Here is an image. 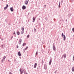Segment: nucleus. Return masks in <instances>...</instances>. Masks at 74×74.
Listing matches in <instances>:
<instances>
[{
	"label": "nucleus",
	"instance_id": "1",
	"mask_svg": "<svg viewBox=\"0 0 74 74\" xmlns=\"http://www.w3.org/2000/svg\"><path fill=\"white\" fill-rule=\"evenodd\" d=\"M53 49L54 51L55 52L56 51V47H55V44H53Z\"/></svg>",
	"mask_w": 74,
	"mask_h": 74
},
{
	"label": "nucleus",
	"instance_id": "2",
	"mask_svg": "<svg viewBox=\"0 0 74 74\" xmlns=\"http://www.w3.org/2000/svg\"><path fill=\"white\" fill-rule=\"evenodd\" d=\"M29 0H25V4L26 5H27L28 4V3L29 2Z\"/></svg>",
	"mask_w": 74,
	"mask_h": 74
},
{
	"label": "nucleus",
	"instance_id": "3",
	"mask_svg": "<svg viewBox=\"0 0 74 74\" xmlns=\"http://www.w3.org/2000/svg\"><path fill=\"white\" fill-rule=\"evenodd\" d=\"M66 54L64 53L62 55V58H66Z\"/></svg>",
	"mask_w": 74,
	"mask_h": 74
},
{
	"label": "nucleus",
	"instance_id": "4",
	"mask_svg": "<svg viewBox=\"0 0 74 74\" xmlns=\"http://www.w3.org/2000/svg\"><path fill=\"white\" fill-rule=\"evenodd\" d=\"M21 42H22V39L20 38L19 40L18 43L19 44H21Z\"/></svg>",
	"mask_w": 74,
	"mask_h": 74
},
{
	"label": "nucleus",
	"instance_id": "5",
	"mask_svg": "<svg viewBox=\"0 0 74 74\" xmlns=\"http://www.w3.org/2000/svg\"><path fill=\"white\" fill-rule=\"evenodd\" d=\"M52 59H50V62H49V65H51V63H52Z\"/></svg>",
	"mask_w": 74,
	"mask_h": 74
},
{
	"label": "nucleus",
	"instance_id": "6",
	"mask_svg": "<svg viewBox=\"0 0 74 74\" xmlns=\"http://www.w3.org/2000/svg\"><path fill=\"white\" fill-rule=\"evenodd\" d=\"M36 17L35 18L34 17H33V22H34V21H35V20L36 19Z\"/></svg>",
	"mask_w": 74,
	"mask_h": 74
},
{
	"label": "nucleus",
	"instance_id": "7",
	"mask_svg": "<svg viewBox=\"0 0 74 74\" xmlns=\"http://www.w3.org/2000/svg\"><path fill=\"white\" fill-rule=\"evenodd\" d=\"M21 70H22V69H20V71L21 72L20 74H22L23 73V71H21Z\"/></svg>",
	"mask_w": 74,
	"mask_h": 74
},
{
	"label": "nucleus",
	"instance_id": "8",
	"mask_svg": "<svg viewBox=\"0 0 74 74\" xmlns=\"http://www.w3.org/2000/svg\"><path fill=\"white\" fill-rule=\"evenodd\" d=\"M22 9L23 10H25L26 8V6L23 5L22 7Z\"/></svg>",
	"mask_w": 74,
	"mask_h": 74
},
{
	"label": "nucleus",
	"instance_id": "9",
	"mask_svg": "<svg viewBox=\"0 0 74 74\" xmlns=\"http://www.w3.org/2000/svg\"><path fill=\"white\" fill-rule=\"evenodd\" d=\"M10 10L12 12H13L14 10H13V7H12L10 8Z\"/></svg>",
	"mask_w": 74,
	"mask_h": 74
},
{
	"label": "nucleus",
	"instance_id": "10",
	"mask_svg": "<svg viewBox=\"0 0 74 74\" xmlns=\"http://www.w3.org/2000/svg\"><path fill=\"white\" fill-rule=\"evenodd\" d=\"M18 55L19 56H21V52L20 51L18 52Z\"/></svg>",
	"mask_w": 74,
	"mask_h": 74
},
{
	"label": "nucleus",
	"instance_id": "11",
	"mask_svg": "<svg viewBox=\"0 0 74 74\" xmlns=\"http://www.w3.org/2000/svg\"><path fill=\"white\" fill-rule=\"evenodd\" d=\"M5 58H6V57H5V56H4L3 57L2 60H4V61L5 60Z\"/></svg>",
	"mask_w": 74,
	"mask_h": 74
},
{
	"label": "nucleus",
	"instance_id": "12",
	"mask_svg": "<svg viewBox=\"0 0 74 74\" xmlns=\"http://www.w3.org/2000/svg\"><path fill=\"white\" fill-rule=\"evenodd\" d=\"M72 71L73 72H74V66H73L72 67Z\"/></svg>",
	"mask_w": 74,
	"mask_h": 74
},
{
	"label": "nucleus",
	"instance_id": "13",
	"mask_svg": "<svg viewBox=\"0 0 74 74\" xmlns=\"http://www.w3.org/2000/svg\"><path fill=\"white\" fill-rule=\"evenodd\" d=\"M64 36V40L65 41V40H66V36L64 35H63Z\"/></svg>",
	"mask_w": 74,
	"mask_h": 74
},
{
	"label": "nucleus",
	"instance_id": "14",
	"mask_svg": "<svg viewBox=\"0 0 74 74\" xmlns=\"http://www.w3.org/2000/svg\"><path fill=\"white\" fill-rule=\"evenodd\" d=\"M60 1L59 2V5H58V7L59 8H60Z\"/></svg>",
	"mask_w": 74,
	"mask_h": 74
},
{
	"label": "nucleus",
	"instance_id": "15",
	"mask_svg": "<svg viewBox=\"0 0 74 74\" xmlns=\"http://www.w3.org/2000/svg\"><path fill=\"white\" fill-rule=\"evenodd\" d=\"M16 33L17 35H19V34H20V32H19L18 31Z\"/></svg>",
	"mask_w": 74,
	"mask_h": 74
},
{
	"label": "nucleus",
	"instance_id": "16",
	"mask_svg": "<svg viewBox=\"0 0 74 74\" xmlns=\"http://www.w3.org/2000/svg\"><path fill=\"white\" fill-rule=\"evenodd\" d=\"M21 31H24V27H21Z\"/></svg>",
	"mask_w": 74,
	"mask_h": 74
},
{
	"label": "nucleus",
	"instance_id": "17",
	"mask_svg": "<svg viewBox=\"0 0 74 74\" xmlns=\"http://www.w3.org/2000/svg\"><path fill=\"white\" fill-rule=\"evenodd\" d=\"M21 34H23V33H24V31H21Z\"/></svg>",
	"mask_w": 74,
	"mask_h": 74
},
{
	"label": "nucleus",
	"instance_id": "18",
	"mask_svg": "<svg viewBox=\"0 0 74 74\" xmlns=\"http://www.w3.org/2000/svg\"><path fill=\"white\" fill-rule=\"evenodd\" d=\"M4 44H3L2 45H1V47H2V48H3V47L4 46Z\"/></svg>",
	"mask_w": 74,
	"mask_h": 74
},
{
	"label": "nucleus",
	"instance_id": "19",
	"mask_svg": "<svg viewBox=\"0 0 74 74\" xmlns=\"http://www.w3.org/2000/svg\"><path fill=\"white\" fill-rule=\"evenodd\" d=\"M44 69H47V65H45L44 67Z\"/></svg>",
	"mask_w": 74,
	"mask_h": 74
},
{
	"label": "nucleus",
	"instance_id": "20",
	"mask_svg": "<svg viewBox=\"0 0 74 74\" xmlns=\"http://www.w3.org/2000/svg\"><path fill=\"white\" fill-rule=\"evenodd\" d=\"M27 48H28V47H27L25 49V50H23V51H24V52H25V50H27Z\"/></svg>",
	"mask_w": 74,
	"mask_h": 74
},
{
	"label": "nucleus",
	"instance_id": "21",
	"mask_svg": "<svg viewBox=\"0 0 74 74\" xmlns=\"http://www.w3.org/2000/svg\"><path fill=\"white\" fill-rule=\"evenodd\" d=\"M7 8H8L7 7L4 8V10H6V9H7Z\"/></svg>",
	"mask_w": 74,
	"mask_h": 74
},
{
	"label": "nucleus",
	"instance_id": "22",
	"mask_svg": "<svg viewBox=\"0 0 74 74\" xmlns=\"http://www.w3.org/2000/svg\"><path fill=\"white\" fill-rule=\"evenodd\" d=\"M29 37H30V35H28L27 36V38H29Z\"/></svg>",
	"mask_w": 74,
	"mask_h": 74
},
{
	"label": "nucleus",
	"instance_id": "23",
	"mask_svg": "<svg viewBox=\"0 0 74 74\" xmlns=\"http://www.w3.org/2000/svg\"><path fill=\"white\" fill-rule=\"evenodd\" d=\"M26 45V44L25 43H23V47H24V46H25Z\"/></svg>",
	"mask_w": 74,
	"mask_h": 74
},
{
	"label": "nucleus",
	"instance_id": "24",
	"mask_svg": "<svg viewBox=\"0 0 74 74\" xmlns=\"http://www.w3.org/2000/svg\"><path fill=\"white\" fill-rule=\"evenodd\" d=\"M71 14H69L68 16H71Z\"/></svg>",
	"mask_w": 74,
	"mask_h": 74
},
{
	"label": "nucleus",
	"instance_id": "25",
	"mask_svg": "<svg viewBox=\"0 0 74 74\" xmlns=\"http://www.w3.org/2000/svg\"><path fill=\"white\" fill-rule=\"evenodd\" d=\"M4 60H1V62L2 63H3V62H4Z\"/></svg>",
	"mask_w": 74,
	"mask_h": 74
},
{
	"label": "nucleus",
	"instance_id": "26",
	"mask_svg": "<svg viewBox=\"0 0 74 74\" xmlns=\"http://www.w3.org/2000/svg\"><path fill=\"white\" fill-rule=\"evenodd\" d=\"M72 31H73V32H74V28H72Z\"/></svg>",
	"mask_w": 74,
	"mask_h": 74
},
{
	"label": "nucleus",
	"instance_id": "27",
	"mask_svg": "<svg viewBox=\"0 0 74 74\" xmlns=\"http://www.w3.org/2000/svg\"><path fill=\"white\" fill-rule=\"evenodd\" d=\"M37 65H35L34 67V68H36Z\"/></svg>",
	"mask_w": 74,
	"mask_h": 74
},
{
	"label": "nucleus",
	"instance_id": "28",
	"mask_svg": "<svg viewBox=\"0 0 74 74\" xmlns=\"http://www.w3.org/2000/svg\"><path fill=\"white\" fill-rule=\"evenodd\" d=\"M38 54V52L37 51L36 53V55H37Z\"/></svg>",
	"mask_w": 74,
	"mask_h": 74
},
{
	"label": "nucleus",
	"instance_id": "29",
	"mask_svg": "<svg viewBox=\"0 0 74 74\" xmlns=\"http://www.w3.org/2000/svg\"><path fill=\"white\" fill-rule=\"evenodd\" d=\"M6 7H7H7H8V4H6Z\"/></svg>",
	"mask_w": 74,
	"mask_h": 74
},
{
	"label": "nucleus",
	"instance_id": "30",
	"mask_svg": "<svg viewBox=\"0 0 74 74\" xmlns=\"http://www.w3.org/2000/svg\"><path fill=\"white\" fill-rule=\"evenodd\" d=\"M63 35H63V33H62V37H63Z\"/></svg>",
	"mask_w": 74,
	"mask_h": 74
},
{
	"label": "nucleus",
	"instance_id": "31",
	"mask_svg": "<svg viewBox=\"0 0 74 74\" xmlns=\"http://www.w3.org/2000/svg\"><path fill=\"white\" fill-rule=\"evenodd\" d=\"M73 60L74 61V56L73 57Z\"/></svg>",
	"mask_w": 74,
	"mask_h": 74
},
{
	"label": "nucleus",
	"instance_id": "32",
	"mask_svg": "<svg viewBox=\"0 0 74 74\" xmlns=\"http://www.w3.org/2000/svg\"><path fill=\"white\" fill-rule=\"evenodd\" d=\"M34 31L35 32H36V29L35 28H34Z\"/></svg>",
	"mask_w": 74,
	"mask_h": 74
},
{
	"label": "nucleus",
	"instance_id": "33",
	"mask_svg": "<svg viewBox=\"0 0 74 74\" xmlns=\"http://www.w3.org/2000/svg\"><path fill=\"white\" fill-rule=\"evenodd\" d=\"M9 74H12V73H11V72H10Z\"/></svg>",
	"mask_w": 74,
	"mask_h": 74
},
{
	"label": "nucleus",
	"instance_id": "34",
	"mask_svg": "<svg viewBox=\"0 0 74 74\" xmlns=\"http://www.w3.org/2000/svg\"><path fill=\"white\" fill-rule=\"evenodd\" d=\"M16 48H18V46L17 45V46H16Z\"/></svg>",
	"mask_w": 74,
	"mask_h": 74
},
{
	"label": "nucleus",
	"instance_id": "35",
	"mask_svg": "<svg viewBox=\"0 0 74 74\" xmlns=\"http://www.w3.org/2000/svg\"><path fill=\"white\" fill-rule=\"evenodd\" d=\"M37 65V63H35L34 65Z\"/></svg>",
	"mask_w": 74,
	"mask_h": 74
},
{
	"label": "nucleus",
	"instance_id": "36",
	"mask_svg": "<svg viewBox=\"0 0 74 74\" xmlns=\"http://www.w3.org/2000/svg\"><path fill=\"white\" fill-rule=\"evenodd\" d=\"M13 38V36H12V37H11V38L12 39Z\"/></svg>",
	"mask_w": 74,
	"mask_h": 74
},
{
	"label": "nucleus",
	"instance_id": "37",
	"mask_svg": "<svg viewBox=\"0 0 74 74\" xmlns=\"http://www.w3.org/2000/svg\"><path fill=\"white\" fill-rule=\"evenodd\" d=\"M44 6H45V7H46V5H45Z\"/></svg>",
	"mask_w": 74,
	"mask_h": 74
},
{
	"label": "nucleus",
	"instance_id": "38",
	"mask_svg": "<svg viewBox=\"0 0 74 74\" xmlns=\"http://www.w3.org/2000/svg\"><path fill=\"white\" fill-rule=\"evenodd\" d=\"M14 34H15V32L14 33Z\"/></svg>",
	"mask_w": 74,
	"mask_h": 74
},
{
	"label": "nucleus",
	"instance_id": "39",
	"mask_svg": "<svg viewBox=\"0 0 74 74\" xmlns=\"http://www.w3.org/2000/svg\"><path fill=\"white\" fill-rule=\"evenodd\" d=\"M61 3H63V1H61Z\"/></svg>",
	"mask_w": 74,
	"mask_h": 74
},
{
	"label": "nucleus",
	"instance_id": "40",
	"mask_svg": "<svg viewBox=\"0 0 74 74\" xmlns=\"http://www.w3.org/2000/svg\"><path fill=\"white\" fill-rule=\"evenodd\" d=\"M1 40H3V39H2Z\"/></svg>",
	"mask_w": 74,
	"mask_h": 74
},
{
	"label": "nucleus",
	"instance_id": "41",
	"mask_svg": "<svg viewBox=\"0 0 74 74\" xmlns=\"http://www.w3.org/2000/svg\"><path fill=\"white\" fill-rule=\"evenodd\" d=\"M55 73H56V71H55Z\"/></svg>",
	"mask_w": 74,
	"mask_h": 74
},
{
	"label": "nucleus",
	"instance_id": "42",
	"mask_svg": "<svg viewBox=\"0 0 74 74\" xmlns=\"http://www.w3.org/2000/svg\"><path fill=\"white\" fill-rule=\"evenodd\" d=\"M73 37H74V34L73 35Z\"/></svg>",
	"mask_w": 74,
	"mask_h": 74
},
{
	"label": "nucleus",
	"instance_id": "43",
	"mask_svg": "<svg viewBox=\"0 0 74 74\" xmlns=\"http://www.w3.org/2000/svg\"><path fill=\"white\" fill-rule=\"evenodd\" d=\"M18 1H19V0H18Z\"/></svg>",
	"mask_w": 74,
	"mask_h": 74
},
{
	"label": "nucleus",
	"instance_id": "44",
	"mask_svg": "<svg viewBox=\"0 0 74 74\" xmlns=\"http://www.w3.org/2000/svg\"><path fill=\"white\" fill-rule=\"evenodd\" d=\"M39 25H40V24H39Z\"/></svg>",
	"mask_w": 74,
	"mask_h": 74
}]
</instances>
